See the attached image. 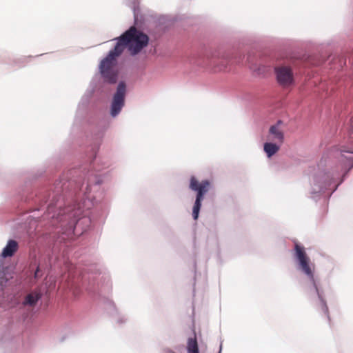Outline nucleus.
Wrapping results in <instances>:
<instances>
[{
    "label": "nucleus",
    "instance_id": "nucleus-1",
    "mask_svg": "<svg viewBox=\"0 0 353 353\" xmlns=\"http://www.w3.org/2000/svg\"><path fill=\"white\" fill-rule=\"evenodd\" d=\"M114 48L110 51L108 56L100 63V71L103 77L110 83H115L117 72L114 70L117 58L128 48L130 54H137L148 46L149 38L147 34L132 26L117 39Z\"/></svg>",
    "mask_w": 353,
    "mask_h": 353
},
{
    "label": "nucleus",
    "instance_id": "nucleus-2",
    "mask_svg": "<svg viewBox=\"0 0 353 353\" xmlns=\"http://www.w3.org/2000/svg\"><path fill=\"white\" fill-rule=\"evenodd\" d=\"M189 187L192 191L196 192V200L192 209L193 219L196 220L201 207V201L203 199L204 195L210 190V183L208 180H203L201 182H199L195 176H192L190 180Z\"/></svg>",
    "mask_w": 353,
    "mask_h": 353
},
{
    "label": "nucleus",
    "instance_id": "nucleus-3",
    "mask_svg": "<svg viewBox=\"0 0 353 353\" xmlns=\"http://www.w3.org/2000/svg\"><path fill=\"white\" fill-rule=\"evenodd\" d=\"M126 92L125 83L120 82L117 86V92L114 94L111 104V115L117 116L121 110L125 103V96Z\"/></svg>",
    "mask_w": 353,
    "mask_h": 353
},
{
    "label": "nucleus",
    "instance_id": "nucleus-4",
    "mask_svg": "<svg viewBox=\"0 0 353 353\" xmlns=\"http://www.w3.org/2000/svg\"><path fill=\"white\" fill-rule=\"evenodd\" d=\"M295 256L299 261L302 271L311 279L314 280L312 266L310 264V258L307 256L303 247L295 243Z\"/></svg>",
    "mask_w": 353,
    "mask_h": 353
},
{
    "label": "nucleus",
    "instance_id": "nucleus-5",
    "mask_svg": "<svg viewBox=\"0 0 353 353\" xmlns=\"http://www.w3.org/2000/svg\"><path fill=\"white\" fill-rule=\"evenodd\" d=\"M276 79L279 84L288 86L293 82V74L289 67L281 66L275 68Z\"/></svg>",
    "mask_w": 353,
    "mask_h": 353
},
{
    "label": "nucleus",
    "instance_id": "nucleus-6",
    "mask_svg": "<svg viewBox=\"0 0 353 353\" xmlns=\"http://www.w3.org/2000/svg\"><path fill=\"white\" fill-rule=\"evenodd\" d=\"M18 248V243L16 241L9 240L1 252V256L3 258H7L13 256L17 251Z\"/></svg>",
    "mask_w": 353,
    "mask_h": 353
},
{
    "label": "nucleus",
    "instance_id": "nucleus-7",
    "mask_svg": "<svg viewBox=\"0 0 353 353\" xmlns=\"http://www.w3.org/2000/svg\"><path fill=\"white\" fill-rule=\"evenodd\" d=\"M281 121H279L276 125H272L269 130V133L272 136L271 139L273 141H278L279 143H283L284 135L279 128V124Z\"/></svg>",
    "mask_w": 353,
    "mask_h": 353
},
{
    "label": "nucleus",
    "instance_id": "nucleus-8",
    "mask_svg": "<svg viewBox=\"0 0 353 353\" xmlns=\"http://www.w3.org/2000/svg\"><path fill=\"white\" fill-rule=\"evenodd\" d=\"M188 353H199L196 336L194 338H189L187 343Z\"/></svg>",
    "mask_w": 353,
    "mask_h": 353
},
{
    "label": "nucleus",
    "instance_id": "nucleus-9",
    "mask_svg": "<svg viewBox=\"0 0 353 353\" xmlns=\"http://www.w3.org/2000/svg\"><path fill=\"white\" fill-rule=\"evenodd\" d=\"M264 151L268 157L273 156L279 150V146L272 143H265L263 146Z\"/></svg>",
    "mask_w": 353,
    "mask_h": 353
},
{
    "label": "nucleus",
    "instance_id": "nucleus-10",
    "mask_svg": "<svg viewBox=\"0 0 353 353\" xmlns=\"http://www.w3.org/2000/svg\"><path fill=\"white\" fill-rule=\"evenodd\" d=\"M40 297L41 296L37 292H32L26 296L23 304L30 305L31 306L34 305Z\"/></svg>",
    "mask_w": 353,
    "mask_h": 353
},
{
    "label": "nucleus",
    "instance_id": "nucleus-11",
    "mask_svg": "<svg viewBox=\"0 0 353 353\" xmlns=\"http://www.w3.org/2000/svg\"><path fill=\"white\" fill-rule=\"evenodd\" d=\"M341 161L348 165H353V152L350 151H343L341 154Z\"/></svg>",
    "mask_w": 353,
    "mask_h": 353
},
{
    "label": "nucleus",
    "instance_id": "nucleus-12",
    "mask_svg": "<svg viewBox=\"0 0 353 353\" xmlns=\"http://www.w3.org/2000/svg\"><path fill=\"white\" fill-rule=\"evenodd\" d=\"M68 216V219H70L72 217H74L77 215V212H74V209L71 208L70 207H68L65 209L60 210L59 212L58 213V219H60V221H62L61 216Z\"/></svg>",
    "mask_w": 353,
    "mask_h": 353
},
{
    "label": "nucleus",
    "instance_id": "nucleus-13",
    "mask_svg": "<svg viewBox=\"0 0 353 353\" xmlns=\"http://www.w3.org/2000/svg\"><path fill=\"white\" fill-rule=\"evenodd\" d=\"M323 309L324 312L327 314L328 319L330 320L327 307L326 305H323Z\"/></svg>",
    "mask_w": 353,
    "mask_h": 353
},
{
    "label": "nucleus",
    "instance_id": "nucleus-14",
    "mask_svg": "<svg viewBox=\"0 0 353 353\" xmlns=\"http://www.w3.org/2000/svg\"><path fill=\"white\" fill-rule=\"evenodd\" d=\"M39 271V268H38L37 269V270H36L35 273H34V276H35V277H37Z\"/></svg>",
    "mask_w": 353,
    "mask_h": 353
},
{
    "label": "nucleus",
    "instance_id": "nucleus-15",
    "mask_svg": "<svg viewBox=\"0 0 353 353\" xmlns=\"http://www.w3.org/2000/svg\"><path fill=\"white\" fill-rule=\"evenodd\" d=\"M81 221H82V220H81V219H80V220H79V221L77 222V225H78L80 223V222H81Z\"/></svg>",
    "mask_w": 353,
    "mask_h": 353
}]
</instances>
